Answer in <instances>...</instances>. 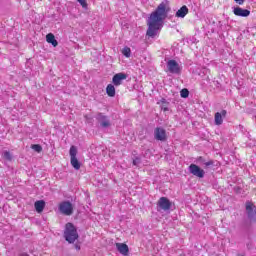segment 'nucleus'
Listing matches in <instances>:
<instances>
[{"label": "nucleus", "mask_w": 256, "mask_h": 256, "mask_svg": "<svg viewBox=\"0 0 256 256\" xmlns=\"http://www.w3.org/2000/svg\"><path fill=\"white\" fill-rule=\"evenodd\" d=\"M167 19V8L165 3L159 4L156 11L152 12L148 18V37H155L163 28V21Z\"/></svg>", "instance_id": "1"}, {"label": "nucleus", "mask_w": 256, "mask_h": 256, "mask_svg": "<svg viewBox=\"0 0 256 256\" xmlns=\"http://www.w3.org/2000/svg\"><path fill=\"white\" fill-rule=\"evenodd\" d=\"M64 239L70 244L75 243V241L79 239V233L77 232V228L71 222H68L65 225Z\"/></svg>", "instance_id": "2"}, {"label": "nucleus", "mask_w": 256, "mask_h": 256, "mask_svg": "<svg viewBox=\"0 0 256 256\" xmlns=\"http://www.w3.org/2000/svg\"><path fill=\"white\" fill-rule=\"evenodd\" d=\"M172 205L173 204L171 203V200H169V198L161 197L157 202V211L158 212H161V211L169 212V211H171Z\"/></svg>", "instance_id": "3"}, {"label": "nucleus", "mask_w": 256, "mask_h": 256, "mask_svg": "<svg viewBox=\"0 0 256 256\" xmlns=\"http://www.w3.org/2000/svg\"><path fill=\"white\" fill-rule=\"evenodd\" d=\"M62 215L71 216L73 215V204L70 201H63L58 207Z\"/></svg>", "instance_id": "4"}, {"label": "nucleus", "mask_w": 256, "mask_h": 256, "mask_svg": "<svg viewBox=\"0 0 256 256\" xmlns=\"http://www.w3.org/2000/svg\"><path fill=\"white\" fill-rule=\"evenodd\" d=\"M70 163L72 167L76 169V171H79V169H81V163L77 159V147L75 146L70 147Z\"/></svg>", "instance_id": "5"}, {"label": "nucleus", "mask_w": 256, "mask_h": 256, "mask_svg": "<svg viewBox=\"0 0 256 256\" xmlns=\"http://www.w3.org/2000/svg\"><path fill=\"white\" fill-rule=\"evenodd\" d=\"M167 69L169 73H172L173 75H179V73H181V65L175 60H169L167 62Z\"/></svg>", "instance_id": "6"}, {"label": "nucleus", "mask_w": 256, "mask_h": 256, "mask_svg": "<svg viewBox=\"0 0 256 256\" xmlns=\"http://www.w3.org/2000/svg\"><path fill=\"white\" fill-rule=\"evenodd\" d=\"M189 171L195 177H199V179H203V177H205V170L201 169V167L196 164H191L189 166Z\"/></svg>", "instance_id": "7"}, {"label": "nucleus", "mask_w": 256, "mask_h": 256, "mask_svg": "<svg viewBox=\"0 0 256 256\" xmlns=\"http://www.w3.org/2000/svg\"><path fill=\"white\" fill-rule=\"evenodd\" d=\"M246 212L250 221H256V208L251 202H246Z\"/></svg>", "instance_id": "8"}, {"label": "nucleus", "mask_w": 256, "mask_h": 256, "mask_svg": "<svg viewBox=\"0 0 256 256\" xmlns=\"http://www.w3.org/2000/svg\"><path fill=\"white\" fill-rule=\"evenodd\" d=\"M127 79V74L125 73H117L112 78V83L115 87H119Z\"/></svg>", "instance_id": "9"}, {"label": "nucleus", "mask_w": 256, "mask_h": 256, "mask_svg": "<svg viewBox=\"0 0 256 256\" xmlns=\"http://www.w3.org/2000/svg\"><path fill=\"white\" fill-rule=\"evenodd\" d=\"M233 13L236 17H249L251 15V11L248 9H243L239 6L233 8Z\"/></svg>", "instance_id": "10"}, {"label": "nucleus", "mask_w": 256, "mask_h": 256, "mask_svg": "<svg viewBox=\"0 0 256 256\" xmlns=\"http://www.w3.org/2000/svg\"><path fill=\"white\" fill-rule=\"evenodd\" d=\"M154 139L156 141H167V132H165V129H156L154 132Z\"/></svg>", "instance_id": "11"}, {"label": "nucleus", "mask_w": 256, "mask_h": 256, "mask_svg": "<svg viewBox=\"0 0 256 256\" xmlns=\"http://www.w3.org/2000/svg\"><path fill=\"white\" fill-rule=\"evenodd\" d=\"M196 163H198V165H204L205 169H209V167H213L215 162L213 160L207 161L204 157L199 156L196 159Z\"/></svg>", "instance_id": "12"}, {"label": "nucleus", "mask_w": 256, "mask_h": 256, "mask_svg": "<svg viewBox=\"0 0 256 256\" xmlns=\"http://www.w3.org/2000/svg\"><path fill=\"white\" fill-rule=\"evenodd\" d=\"M116 249L121 253V255L127 256L129 255V246L124 243H116Z\"/></svg>", "instance_id": "13"}, {"label": "nucleus", "mask_w": 256, "mask_h": 256, "mask_svg": "<svg viewBox=\"0 0 256 256\" xmlns=\"http://www.w3.org/2000/svg\"><path fill=\"white\" fill-rule=\"evenodd\" d=\"M189 13V8H187L186 5L182 6L177 12H176V17L180 19H185L187 14Z\"/></svg>", "instance_id": "14"}, {"label": "nucleus", "mask_w": 256, "mask_h": 256, "mask_svg": "<svg viewBox=\"0 0 256 256\" xmlns=\"http://www.w3.org/2000/svg\"><path fill=\"white\" fill-rule=\"evenodd\" d=\"M46 41L47 43H50L53 47H57V45H59V42H57L53 33H49L46 35Z\"/></svg>", "instance_id": "15"}, {"label": "nucleus", "mask_w": 256, "mask_h": 256, "mask_svg": "<svg viewBox=\"0 0 256 256\" xmlns=\"http://www.w3.org/2000/svg\"><path fill=\"white\" fill-rule=\"evenodd\" d=\"M227 115V112L225 110L222 111V113L217 112L215 114V124L216 125H221L223 123V117Z\"/></svg>", "instance_id": "16"}, {"label": "nucleus", "mask_w": 256, "mask_h": 256, "mask_svg": "<svg viewBox=\"0 0 256 256\" xmlns=\"http://www.w3.org/2000/svg\"><path fill=\"white\" fill-rule=\"evenodd\" d=\"M98 121L102 127H109V125H111L109 119H107V116H104L103 114L98 115Z\"/></svg>", "instance_id": "17"}, {"label": "nucleus", "mask_w": 256, "mask_h": 256, "mask_svg": "<svg viewBox=\"0 0 256 256\" xmlns=\"http://www.w3.org/2000/svg\"><path fill=\"white\" fill-rule=\"evenodd\" d=\"M34 207L37 211V213H43V209H45V201L38 200L35 202Z\"/></svg>", "instance_id": "18"}, {"label": "nucleus", "mask_w": 256, "mask_h": 256, "mask_svg": "<svg viewBox=\"0 0 256 256\" xmlns=\"http://www.w3.org/2000/svg\"><path fill=\"white\" fill-rule=\"evenodd\" d=\"M106 93L108 97H115V85L108 84L106 87Z\"/></svg>", "instance_id": "19"}, {"label": "nucleus", "mask_w": 256, "mask_h": 256, "mask_svg": "<svg viewBox=\"0 0 256 256\" xmlns=\"http://www.w3.org/2000/svg\"><path fill=\"white\" fill-rule=\"evenodd\" d=\"M158 105H160L161 110L164 112L169 111V102H167V100L162 99L158 102Z\"/></svg>", "instance_id": "20"}, {"label": "nucleus", "mask_w": 256, "mask_h": 256, "mask_svg": "<svg viewBox=\"0 0 256 256\" xmlns=\"http://www.w3.org/2000/svg\"><path fill=\"white\" fill-rule=\"evenodd\" d=\"M122 54L124 55V57H127V58L131 57V48L124 47L122 49Z\"/></svg>", "instance_id": "21"}, {"label": "nucleus", "mask_w": 256, "mask_h": 256, "mask_svg": "<svg viewBox=\"0 0 256 256\" xmlns=\"http://www.w3.org/2000/svg\"><path fill=\"white\" fill-rule=\"evenodd\" d=\"M31 149H33V151H36V153H41V151H43V147H41V145L39 144L31 145Z\"/></svg>", "instance_id": "22"}, {"label": "nucleus", "mask_w": 256, "mask_h": 256, "mask_svg": "<svg viewBox=\"0 0 256 256\" xmlns=\"http://www.w3.org/2000/svg\"><path fill=\"white\" fill-rule=\"evenodd\" d=\"M3 158L6 159L7 161H11V159H13V156L11 155L10 151H4Z\"/></svg>", "instance_id": "23"}, {"label": "nucleus", "mask_w": 256, "mask_h": 256, "mask_svg": "<svg viewBox=\"0 0 256 256\" xmlns=\"http://www.w3.org/2000/svg\"><path fill=\"white\" fill-rule=\"evenodd\" d=\"M132 163H133V165H135L136 167H138V165H141V157H139V156H134Z\"/></svg>", "instance_id": "24"}, {"label": "nucleus", "mask_w": 256, "mask_h": 256, "mask_svg": "<svg viewBox=\"0 0 256 256\" xmlns=\"http://www.w3.org/2000/svg\"><path fill=\"white\" fill-rule=\"evenodd\" d=\"M180 95L183 99H187V97H189V90L187 89H182L180 92Z\"/></svg>", "instance_id": "25"}, {"label": "nucleus", "mask_w": 256, "mask_h": 256, "mask_svg": "<svg viewBox=\"0 0 256 256\" xmlns=\"http://www.w3.org/2000/svg\"><path fill=\"white\" fill-rule=\"evenodd\" d=\"M78 3L83 7V9H87V0H77Z\"/></svg>", "instance_id": "26"}, {"label": "nucleus", "mask_w": 256, "mask_h": 256, "mask_svg": "<svg viewBox=\"0 0 256 256\" xmlns=\"http://www.w3.org/2000/svg\"><path fill=\"white\" fill-rule=\"evenodd\" d=\"M238 5H243L245 3V0H234Z\"/></svg>", "instance_id": "27"}, {"label": "nucleus", "mask_w": 256, "mask_h": 256, "mask_svg": "<svg viewBox=\"0 0 256 256\" xmlns=\"http://www.w3.org/2000/svg\"><path fill=\"white\" fill-rule=\"evenodd\" d=\"M74 247L76 251H81V245L75 244Z\"/></svg>", "instance_id": "28"}, {"label": "nucleus", "mask_w": 256, "mask_h": 256, "mask_svg": "<svg viewBox=\"0 0 256 256\" xmlns=\"http://www.w3.org/2000/svg\"><path fill=\"white\" fill-rule=\"evenodd\" d=\"M22 256H29V254H23Z\"/></svg>", "instance_id": "29"}]
</instances>
